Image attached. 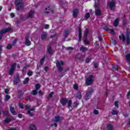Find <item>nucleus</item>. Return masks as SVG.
Segmentation results:
<instances>
[{"label": "nucleus", "instance_id": "nucleus-1", "mask_svg": "<svg viewBox=\"0 0 130 130\" xmlns=\"http://www.w3.org/2000/svg\"><path fill=\"white\" fill-rule=\"evenodd\" d=\"M15 5L16 7V10L20 11V10H25V7L23 4V1L22 0H15Z\"/></svg>", "mask_w": 130, "mask_h": 130}, {"label": "nucleus", "instance_id": "nucleus-2", "mask_svg": "<svg viewBox=\"0 0 130 130\" xmlns=\"http://www.w3.org/2000/svg\"><path fill=\"white\" fill-rule=\"evenodd\" d=\"M12 31V27H7L4 29H2L0 30V41L3 39V35L4 34H6V33H8L9 32H11Z\"/></svg>", "mask_w": 130, "mask_h": 130}, {"label": "nucleus", "instance_id": "nucleus-3", "mask_svg": "<svg viewBox=\"0 0 130 130\" xmlns=\"http://www.w3.org/2000/svg\"><path fill=\"white\" fill-rule=\"evenodd\" d=\"M16 67H17V63H13L11 65L9 71V76H13L14 75V73H15V70H16Z\"/></svg>", "mask_w": 130, "mask_h": 130}, {"label": "nucleus", "instance_id": "nucleus-4", "mask_svg": "<svg viewBox=\"0 0 130 130\" xmlns=\"http://www.w3.org/2000/svg\"><path fill=\"white\" fill-rule=\"evenodd\" d=\"M63 61L61 60L60 62L59 61H57L56 62V66L57 68L58 69V71L59 73H61L62 72V70H63V68L61 66H63Z\"/></svg>", "mask_w": 130, "mask_h": 130}, {"label": "nucleus", "instance_id": "nucleus-5", "mask_svg": "<svg viewBox=\"0 0 130 130\" xmlns=\"http://www.w3.org/2000/svg\"><path fill=\"white\" fill-rule=\"evenodd\" d=\"M93 78L94 76L90 75L88 78L86 79L85 84L87 85V86H90V85H92V84H93V82H94V80H93Z\"/></svg>", "mask_w": 130, "mask_h": 130}, {"label": "nucleus", "instance_id": "nucleus-6", "mask_svg": "<svg viewBox=\"0 0 130 130\" xmlns=\"http://www.w3.org/2000/svg\"><path fill=\"white\" fill-rule=\"evenodd\" d=\"M109 6L110 11H113V12L115 11V7H116V3L115 2L111 1L109 4Z\"/></svg>", "mask_w": 130, "mask_h": 130}, {"label": "nucleus", "instance_id": "nucleus-7", "mask_svg": "<svg viewBox=\"0 0 130 130\" xmlns=\"http://www.w3.org/2000/svg\"><path fill=\"white\" fill-rule=\"evenodd\" d=\"M78 42H81L82 41V28H81V25H79L78 26Z\"/></svg>", "mask_w": 130, "mask_h": 130}, {"label": "nucleus", "instance_id": "nucleus-8", "mask_svg": "<svg viewBox=\"0 0 130 130\" xmlns=\"http://www.w3.org/2000/svg\"><path fill=\"white\" fill-rule=\"evenodd\" d=\"M21 82V79L20 78V76L19 75H17L14 79L13 83L14 85H18Z\"/></svg>", "mask_w": 130, "mask_h": 130}, {"label": "nucleus", "instance_id": "nucleus-9", "mask_svg": "<svg viewBox=\"0 0 130 130\" xmlns=\"http://www.w3.org/2000/svg\"><path fill=\"white\" fill-rule=\"evenodd\" d=\"M93 92H94V89L91 88L89 91L86 92L85 98V100H86V101H87V100L89 99V97L92 95V93H93Z\"/></svg>", "mask_w": 130, "mask_h": 130}, {"label": "nucleus", "instance_id": "nucleus-10", "mask_svg": "<svg viewBox=\"0 0 130 130\" xmlns=\"http://www.w3.org/2000/svg\"><path fill=\"white\" fill-rule=\"evenodd\" d=\"M76 59H79L80 62H83L84 61V56L80 54H77L75 56Z\"/></svg>", "mask_w": 130, "mask_h": 130}, {"label": "nucleus", "instance_id": "nucleus-11", "mask_svg": "<svg viewBox=\"0 0 130 130\" xmlns=\"http://www.w3.org/2000/svg\"><path fill=\"white\" fill-rule=\"evenodd\" d=\"M35 14V13L34 12V11H30L29 12V13H28V14L27 15L26 18L27 19H32L34 17V14Z\"/></svg>", "mask_w": 130, "mask_h": 130}, {"label": "nucleus", "instance_id": "nucleus-12", "mask_svg": "<svg viewBox=\"0 0 130 130\" xmlns=\"http://www.w3.org/2000/svg\"><path fill=\"white\" fill-rule=\"evenodd\" d=\"M60 102L62 106H64V105L68 103V99L62 98L60 100Z\"/></svg>", "mask_w": 130, "mask_h": 130}, {"label": "nucleus", "instance_id": "nucleus-13", "mask_svg": "<svg viewBox=\"0 0 130 130\" xmlns=\"http://www.w3.org/2000/svg\"><path fill=\"white\" fill-rule=\"evenodd\" d=\"M78 15H79V9H74L73 11V16L74 18H77L78 17Z\"/></svg>", "mask_w": 130, "mask_h": 130}, {"label": "nucleus", "instance_id": "nucleus-14", "mask_svg": "<svg viewBox=\"0 0 130 130\" xmlns=\"http://www.w3.org/2000/svg\"><path fill=\"white\" fill-rule=\"evenodd\" d=\"M25 44L26 46H30L31 45V41L29 40V37H25Z\"/></svg>", "mask_w": 130, "mask_h": 130}, {"label": "nucleus", "instance_id": "nucleus-15", "mask_svg": "<svg viewBox=\"0 0 130 130\" xmlns=\"http://www.w3.org/2000/svg\"><path fill=\"white\" fill-rule=\"evenodd\" d=\"M24 95V92H23V90H18L17 91V98L19 99L21 98V96H23Z\"/></svg>", "mask_w": 130, "mask_h": 130}, {"label": "nucleus", "instance_id": "nucleus-16", "mask_svg": "<svg viewBox=\"0 0 130 130\" xmlns=\"http://www.w3.org/2000/svg\"><path fill=\"white\" fill-rule=\"evenodd\" d=\"M10 111L13 115H17V112L15 110V108L13 107H10Z\"/></svg>", "mask_w": 130, "mask_h": 130}, {"label": "nucleus", "instance_id": "nucleus-17", "mask_svg": "<svg viewBox=\"0 0 130 130\" xmlns=\"http://www.w3.org/2000/svg\"><path fill=\"white\" fill-rule=\"evenodd\" d=\"M47 38V33L44 32L41 35V39L42 40H45Z\"/></svg>", "mask_w": 130, "mask_h": 130}, {"label": "nucleus", "instance_id": "nucleus-18", "mask_svg": "<svg viewBox=\"0 0 130 130\" xmlns=\"http://www.w3.org/2000/svg\"><path fill=\"white\" fill-rule=\"evenodd\" d=\"M119 24V18H117L114 21L113 25L114 26V27H117Z\"/></svg>", "mask_w": 130, "mask_h": 130}, {"label": "nucleus", "instance_id": "nucleus-19", "mask_svg": "<svg viewBox=\"0 0 130 130\" xmlns=\"http://www.w3.org/2000/svg\"><path fill=\"white\" fill-rule=\"evenodd\" d=\"M75 97L76 98H77L79 100L82 99V97H83V95H82V92L78 91L75 95Z\"/></svg>", "mask_w": 130, "mask_h": 130}, {"label": "nucleus", "instance_id": "nucleus-20", "mask_svg": "<svg viewBox=\"0 0 130 130\" xmlns=\"http://www.w3.org/2000/svg\"><path fill=\"white\" fill-rule=\"evenodd\" d=\"M69 34H70V30L67 29V30H65L64 31V34L63 35V36L64 39H66V38H68Z\"/></svg>", "mask_w": 130, "mask_h": 130}, {"label": "nucleus", "instance_id": "nucleus-21", "mask_svg": "<svg viewBox=\"0 0 130 130\" xmlns=\"http://www.w3.org/2000/svg\"><path fill=\"white\" fill-rule=\"evenodd\" d=\"M12 121V119H11L9 117H6V119L3 121V124H6V123H9Z\"/></svg>", "mask_w": 130, "mask_h": 130}, {"label": "nucleus", "instance_id": "nucleus-22", "mask_svg": "<svg viewBox=\"0 0 130 130\" xmlns=\"http://www.w3.org/2000/svg\"><path fill=\"white\" fill-rule=\"evenodd\" d=\"M35 110V108H31L29 110L27 111L28 114H29L30 116H34V114L33 113H31V111H34Z\"/></svg>", "mask_w": 130, "mask_h": 130}, {"label": "nucleus", "instance_id": "nucleus-23", "mask_svg": "<svg viewBox=\"0 0 130 130\" xmlns=\"http://www.w3.org/2000/svg\"><path fill=\"white\" fill-rule=\"evenodd\" d=\"M119 39L120 40H121V39H122V41L123 42H124V41H125V39H126L125 36H124V35H123V34H122L121 36H119Z\"/></svg>", "mask_w": 130, "mask_h": 130}, {"label": "nucleus", "instance_id": "nucleus-24", "mask_svg": "<svg viewBox=\"0 0 130 130\" xmlns=\"http://www.w3.org/2000/svg\"><path fill=\"white\" fill-rule=\"evenodd\" d=\"M88 35H89V29L86 28L84 31V38H88Z\"/></svg>", "mask_w": 130, "mask_h": 130}, {"label": "nucleus", "instance_id": "nucleus-25", "mask_svg": "<svg viewBox=\"0 0 130 130\" xmlns=\"http://www.w3.org/2000/svg\"><path fill=\"white\" fill-rule=\"evenodd\" d=\"M57 35V34L56 32L53 35H51L50 37V38H51L53 40H57V37H56Z\"/></svg>", "mask_w": 130, "mask_h": 130}, {"label": "nucleus", "instance_id": "nucleus-26", "mask_svg": "<svg viewBox=\"0 0 130 130\" xmlns=\"http://www.w3.org/2000/svg\"><path fill=\"white\" fill-rule=\"evenodd\" d=\"M95 14L96 16H101V10L99 9L95 10Z\"/></svg>", "mask_w": 130, "mask_h": 130}, {"label": "nucleus", "instance_id": "nucleus-27", "mask_svg": "<svg viewBox=\"0 0 130 130\" xmlns=\"http://www.w3.org/2000/svg\"><path fill=\"white\" fill-rule=\"evenodd\" d=\"M107 130H113V126L109 123L107 125Z\"/></svg>", "mask_w": 130, "mask_h": 130}, {"label": "nucleus", "instance_id": "nucleus-28", "mask_svg": "<svg viewBox=\"0 0 130 130\" xmlns=\"http://www.w3.org/2000/svg\"><path fill=\"white\" fill-rule=\"evenodd\" d=\"M29 129L30 130H36V126L35 125L31 124L29 125Z\"/></svg>", "mask_w": 130, "mask_h": 130}, {"label": "nucleus", "instance_id": "nucleus-29", "mask_svg": "<svg viewBox=\"0 0 130 130\" xmlns=\"http://www.w3.org/2000/svg\"><path fill=\"white\" fill-rule=\"evenodd\" d=\"M47 51L49 53V54H51L52 52H53V51L52 50V49L51 48V47L49 46L47 48Z\"/></svg>", "mask_w": 130, "mask_h": 130}, {"label": "nucleus", "instance_id": "nucleus-30", "mask_svg": "<svg viewBox=\"0 0 130 130\" xmlns=\"http://www.w3.org/2000/svg\"><path fill=\"white\" fill-rule=\"evenodd\" d=\"M45 58H46V56H44L42 59L40 60V64L41 66H43V62H44V60H45Z\"/></svg>", "mask_w": 130, "mask_h": 130}, {"label": "nucleus", "instance_id": "nucleus-31", "mask_svg": "<svg viewBox=\"0 0 130 130\" xmlns=\"http://www.w3.org/2000/svg\"><path fill=\"white\" fill-rule=\"evenodd\" d=\"M111 114L112 115H117L118 114V111L113 110L111 112Z\"/></svg>", "mask_w": 130, "mask_h": 130}, {"label": "nucleus", "instance_id": "nucleus-32", "mask_svg": "<svg viewBox=\"0 0 130 130\" xmlns=\"http://www.w3.org/2000/svg\"><path fill=\"white\" fill-rule=\"evenodd\" d=\"M91 60H92V58H91V56H89L87 58H86L85 60V62L86 63H89V62H90V61H91Z\"/></svg>", "mask_w": 130, "mask_h": 130}, {"label": "nucleus", "instance_id": "nucleus-33", "mask_svg": "<svg viewBox=\"0 0 130 130\" xmlns=\"http://www.w3.org/2000/svg\"><path fill=\"white\" fill-rule=\"evenodd\" d=\"M13 47V45L11 44H8L6 47L7 49L8 50H10V49H12Z\"/></svg>", "mask_w": 130, "mask_h": 130}, {"label": "nucleus", "instance_id": "nucleus-34", "mask_svg": "<svg viewBox=\"0 0 130 130\" xmlns=\"http://www.w3.org/2000/svg\"><path fill=\"white\" fill-rule=\"evenodd\" d=\"M87 47H81L80 48V50H81V51H83V52H85V51H86L87 50Z\"/></svg>", "mask_w": 130, "mask_h": 130}, {"label": "nucleus", "instance_id": "nucleus-35", "mask_svg": "<svg viewBox=\"0 0 130 130\" xmlns=\"http://www.w3.org/2000/svg\"><path fill=\"white\" fill-rule=\"evenodd\" d=\"M84 42L85 45H88V44H90V42L88 41V38H85Z\"/></svg>", "mask_w": 130, "mask_h": 130}, {"label": "nucleus", "instance_id": "nucleus-36", "mask_svg": "<svg viewBox=\"0 0 130 130\" xmlns=\"http://www.w3.org/2000/svg\"><path fill=\"white\" fill-rule=\"evenodd\" d=\"M28 67V66H25L22 70V73H26L27 72V68Z\"/></svg>", "mask_w": 130, "mask_h": 130}, {"label": "nucleus", "instance_id": "nucleus-37", "mask_svg": "<svg viewBox=\"0 0 130 130\" xmlns=\"http://www.w3.org/2000/svg\"><path fill=\"white\" fill-rule=\"evenodd\" d=\"M10 99H11V96L6 94L5 95V101H8V100H10Z\"/></svg>", "mask_w": 130, "mask_h": 130}, {"label": "nucleus", "instance_id": "nucleus-38", "mask_svg": "<svg viewBox=\"0 0 130 130\" xmlns=\"http://www.w3.org/2000/svg\"><path fill=\"white\" fill-rule=\"evenodd\" d=\"M59 120H60V117L59 116L55 117V122H58Z\"/></svg>", "mask_w": 130, "mask_h": 130}, {"label": "nucleus", "instance_id": "nucleus-39", "mask_svg": "<svg viewBox=\"0 0 130 130\" xmlns=\"http://www.w3.org/2000/svg\"><path fill=\"white\" fill-rule=\"evenodd\" d=\"M4 115L6 116H10V113L8 111H5L3 112Z\"/></svg>", "mask_w": 130, "mask_h": 130}, {"label": "nucleus", "instance_id": "nucleus-40", "mask_svg": "<svg viewBox=\"0 0 130 130\" xmlns=\"http://www.w3.org/2000/svg\"><path fill=\"white\" fill-rule=\"evenodd\" d=\"M29 82V77H27L25 79L24 81H23V84L26 85L27 83H28Z\"/></svg>", "mask_w": 130, "mask_h": 130}, {"label": "nucleus", "instance_id": "nucleus-41", "mask_svg": "<svg viewBox=\"0 0 130 130\" xmlns=\"http://www.w3.org/2000/svg\"><path fill=\"white\" fill-rule=\"evenodd\" d=\"M38 90H32V94L33 95V96H35V95H37V94H38Z\"/></svg>", "mask_w": 130, "mask_h": 130}, {"label": "nucleus", "instance_id": "nucleus-42", "mask_svg": "<svg viewBox=\"0 0 130 130\" xmlns=\"http://www.w3.org/2000/svg\"><path fill=\"white\" fill-rule=\"evenodd\" d=\"M130 36V31L128 30L126 31V38H129Z\"/></svg>", "mask_w": 130, "mask_h": 130}, {"label": "nucleus", "instance_id": "nucleus-43", "mask_svg": "<svg viewBox=\"0 0 130 130\" xmlns=\"http://www.w3.org/2000/svg\"><path fill=\"white\" fill-rule=\"evenodd\" d=\"M114 106L116 108H118V107H119V105H118V101H115Z\"/></svg>", "mask_w": 130, "mask_h": 130}, {"label": "nucleus", "instance_id": "nucleus-44", "mask_svg": "<svg viewBox=\"0 0 130 130\" xmlns=\"http://www.w3.org/2000/svg\"><path fill=\"white\" fill-rule=\"evenodd\" d=\"M19 18H20V19L21 20V21H26V19H25L24 18V16H23V15H19Z\"/></svg>", "mask_w": 130, "mask_h": 130}, {"label": "nucleus", "instance_id": "nucleus-45", "mask_svg": "<svg viewBox=\"0 0 130 130\" xmlns=\"http://www.w3.org/2000/svg\"><path fill=\"white\" fill-rule=\"evenodd\" d=\"M122 24L123 26H125L126 24H127V21H126L125 19H123Z\"/></svg>", "mask_w": 130, "mask_h": 130}, {"label": "nucleus", "instance_id": "nucleus-46", "mask_svg": "<svg viewBox=\"0 0 130 130\" xmlns=\"http://www.w3.org/2000/svg\"><path fill=\"white\" fill-rule=\"evenodd\" d=\"M90 18V13L89 12H87L86 13L85 15V19H89Z\"/></svg>", "mask_w": 130, "mask_h": 130}, {"label": "nucleus", "instance_id": "nucleus-47", "mask_svg": "<svg viewBox=\"0 0 130 130\" xmlns=\"http://www.w3.org/2000/svg\"><path fill=\"white\" fill-rule=\"evenodd\" d=\"M126 59H127V61L130 62V54H127L126 55Z\"/></svg>", "mask_w": 130, "mask_h": 130}, {"label": "nucleus", "instance_id": "nucleus-48", "mask_svg": "<svg viewBox=\"0 0 130 130\" xmlns=\"http://www.w3.org/2000/svg\"><path fill=\"white\" fill-rule=\"evenodd\" d=\"M41 86H40V84L37 83V84H36V90L37 91H38V89L41 88Z\"/></svg>", "mask_w": 130, "mask_h": 130}, {"label": "nucleus", "instance_id": "nucleus-49", "mask_svg": "<svg viewBox=\"0 0 130 130\" xmlns=\"http://www.w3.org/2000/svg\"><path fill=\"white\" fill-rule=\"evenodd\" d=\"M126 45H129L130 44V38H126Z\"/></svg>", "mask_w": 130, "mask_h": 130}, {"label": "nucleus", "instance_id": "nucleus-50", "mask_svg": "<svg viewBox=\"0 0 130 130\" xmlns=\"http://www.w3.org/2000/svg\"><path fill=\"white\" fill-rule=\"evenodd\" d=\"M27 76H29V77H31V76H33V72L31 71H29L27 72Z\"/></svg>", "mask_w": 130, "mask_h": 130}, {"label": "nucleus", "instance_id": "nucleus-51", "mask_svg": "<svg viewBox=\"0 0 130 130\" xmlns=\"http://www.w3.org/2000/svg\"><path fill=\"white\" fill-rule=\"evenodd\" d=\"M72 100H69L68 102V107H71L72 106Z\"/></svg>", "mask_w": 130, "mask_h": 130}, {"label": "nucleus", "instance_id": "nucleus-52", "mask_svg": "<svg viewBox=\"0 0 130 130\" xmlns=\"http://www.w3.org/2000/svg\"><path fill=\"white\" fill-rule=\"evenodd\" d=\"M73 88L75 90H79V86H78L77 84H74Z\"/></svg>", "mask_w": 130, "mask_h": 130}, {"label": "nucleus", "instance_id": "nucleus-53", "mask_svg": "<svg viewBox=\"0 0 130 130\" xmlns=\"http://www.w3.org/2000/svg\"><path fill=\"white\" fill-rule=\"evenodd\" d=\"M54 94V92L52 91L49 94V98H52Z\"/></svg>", "mask_w": 130, "mask_h": 130}, {"label": "nucleus", "instance_id": "nucleus-54", "mask_svg": "<svg viewBox=\"0 0 130 130\" xmlns=\"http://www.w3.org/2000/svg\"><path fill=\"white\" fill-rule=\"evenodd\" d=\"M99 7V3L98 2H95L94 5V8H98Z\"/></svg>", "mask_w": 130, "mask_h": 130}, {"label": "nucleus", "instance_id": "nucleus-55", "mask_svg": "<svg viewBox=\"0 0 130 130\" xmlns=\"http://www.w3.org/2000/svg\"><path fill=\"white\" fill-rule=\"evenodd\" d=\"M104 30H105V31H109V28H108V26H107V25H105L104 27H103Z\"/></svg>", "mask_w": 130, "mask_h": 130}, {"label": "nucleus", "instance_id": "nucleus-56", "mask_svg": "<svg viewBox=\"0 0 130 130\" xmlns=\"http://www.w3.org/2000/svg\"><path fill=\"white\" fill-rule=\"evenodd\" d=\"M93 113L95 114V115H98V114H99V111L97 110H94L93 111Z\"/></svg>", "mask_w": 130, "mask_h": 130}, {"label": "nucleus", "instance_id": "nucleus-57", "mask_svg": "<svg viewBox=\"0 0 130 130\" xmlns=\"http://www.w3.org/2000/svg\"><path fill=\"white\" fill-rule=\"evenodd\" d=\"M19 107L20 108H21V109H24V106H23V104L21 103H19L18 104Z\"/></svg>", "mask_w": 130, "mask_h": 130}, {"label": "nucleus", "instance_id": "nucleus-58", "mask_svg": "<svg viewBox=\"0 0 130 130\" xmlns=\"http://www.w3.org/2000/svg\"><path fill=\"white\" fill-rule=\"evenodd\" d=\"M110 32L112 35H114V30L112 28L110 29Z\"/></svg>", "mask_w": 130, "mask_h": 130}, {"label": "nucleus", "instance_id": "nucleus-59", "mask_svg": "<svg viewBox=\"0 0 130 130\" xmlns=\"http://www.w3.org/2000/svg\"><path fill=\"white\" fill-rule=\"evenodd\" d=\"M28 109H30V106H29V104H26L25 105V110H28Z\"/></svg>", "mask_w": 130, "mask_h": 130}, {"label": "nucleus", "instance_id": "nucleus-60", "mask_svg": "<svg viewBox=\"0 0 130 130\" xmlns=\"http://www.w3.org/2000/svg\"><path fill=\"white\" fill-rule=\"evenodd\" d=\"M78 105H79V104L78 102H75L74 103V107H77L78 106Z\"/></svg>", "mask_w": 130, "mask_h": 130}, {"label": "nucleus", "instance_id": "nucleus-61", "mask_svg": "<svg viewBox=\"0 0 130 130\" xmlns=\"http://www.w3.org/2000/svg\"><path fill=\"white\" fill-rule=\"evenodd\" d=\"M18 117H19V118H23V115L22 114H18Z\"/></svg>", "mask_w": 130, "mask_h": 130}, {"label": "nucleus", "instance_id": "nucleus-62", "mask_svg": "<svg viewBox=\"0 0 130 130\" xmlns=\"http://www.w3.org/2000/svg\"><path fill=\"white\" fill-rule=\"evenodd\" d=\"M39 96L43 95V93H42V91H41V90L39 91Z\"/></svg>", "mask_w": 130, "mask_h": 130}, {"label": "nucleus", "instance_id": "nucleus-63", "mask_svg": "<svg viewBox=\"0 0 130 130\" xmlns=\"http://www.w3.org/2000/svg\"><path fill=\"white\" fill-rule=\"evenodd\" d=\"M6 94H9V92H10V90H9V89L6 88L5 89V91Z\"/></svg>", "mask_w": 130, "mask_h": 130}, {"label": "nucleus", "instance_id": "nucleus-64", "mask_svg": "<svg viewBox=\"0 0 130 130\" xmlns=\"http://www.w3.org/2000/svg\"><path fill=\"white\" fill-rule=\"evenodd\" d=\"M10 16L11 18H15V14L13 13H10Z\"/></svg>", "mask_w": 130, "mask_h": 130}]
</instances>
